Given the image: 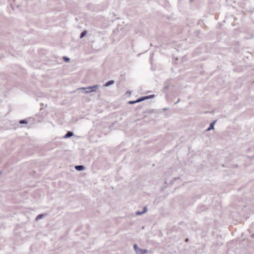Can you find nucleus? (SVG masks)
<instances>
[{
  "label": "nucleus",
  "instance_id": "obj_19",
  "mask_svg": "<svg viewBox=\"0 0 254 254\" xmlns=\"http://www.w3.org/2000/svg\"><path fill=\"white\" fill-rule=\"evenodd\" d=\"M188 240H189V239H186V242L188 241Z\"/></svg>",
  "mask_w": 254,
  "mask_h": 254
},
{
  "label": "nucleus",
  "instance_id": "obj_17",
  "mask_svg": "<svg viewBox=\"0 0 254 254\" xmlns=\"http://www.w3.org/2000/svg\"><path fill=\"white\" fill-rule=\"evenodd\" d=\"M168 88V86H166L165 87H164V89H167Z\"/></svg>",
  "mask_w": 254,
  "mask_h": 254
},
{
  "label": "nucleus",
  "instance_id": "obj_5",
  "mask_svg": "<svg viewBox=\"0 0 254 254\" xmlns=\"http://www.w3.org/2000/svg\"><path fill=\"white\" fill-rule=\"evenodd\" d=\"M149 98H150V96H143L137 99V102L139 103Z\"/></svg>",
  "mask_w": 254,
  "mask_h": 254
},
{
  "label": "nucleus",
  "instance_id": "obj_3",
  "mask_svg": "<svg viewBox=\"0 0 254 254\" xmlns=\"http://www.w3.org/2000/svg\"><path fill=\"white\" fill-rule=\"evenodd\" d=\"M73 133L72 131H68L64 136V138H67L73 136Z\"/></svg>",
  "mask_w": 254,
  "mask_h": 254
},
{
  "label": "nucleus",
  "instance_id": "obj_2",
  "mask_svg": "<svg viewBox=\"0 0 254 254\" xmlns=\"http://www.w3.org/2000/svg\"><path fill=\"white\" fill-rule=\"evenodd\" d=\"M133 247L137 254H144L147 252V250L139 248L137 244H134Z\"/></svg>",
  "mask_w": 254,
  "mask_h": 254
},
{
  "label": "nucleus",
  "instance_id": "obj_12",
  "mask_svg": "<svg viewBox=\"0 0 254 254\" xmlns=\"http://www.w3.org/2000/svg\"><path fill=\"white\" fill-rule=\"evenodd\" d=\"M63 60L65 61V62H68L69 61L70 59L69 58L67 57H63Z\"/></svg>",
  "mask_w": 254,
  "mask_h": 254
},
{
  "label": "nucleus",
  "instance_id": "obj_11",
  "mask_svg": "<svg viewBox=\"0 0 254 254\" xmlns=\"http://www.w3.org/2000/svg\"><path fill=\"white\" fill-rule=\"evenodd\" d=\"M137 103H138V102H137V99L135 101H130L128 102L129 104H133Z\"/></svg>",
  "mask_w": 254,
  "mask_h": 254
},
{
  "label": "nucleus",
  "instance_id": "obj_8",
  "mask_svg": "<svg viewBox=\"0 0 254 254\" xmlns=\"http://www.w3.org/2000/svg\"><path fill=\"white\" fill-rule=\"evenodd\" d=\"M45 214H39L36 217L35 220H36V221H38L40 219L43 218L45 217Z\"/></svg>",
  "mask_w": 254,
  "mask_h": 254
},
{
  "label": "nucleus",
  "instance_id": "obj_6",
  "mask_svg": "<svg viewBox=\"0 0 254 254\" xmlns=\"http://www.w3.org/2000/svg\"><path fill=\"white\" fill-rule=\"evenodd\" d=\"M114 83H115L114 80H110L105 83V86H106V87L110 86L111 85H113L114 84Z\"/></svg>",
  "mask_w": 254,
  "mask_h": 254
},
{
  "label": "nucleus",
  "instance_id": "obj_14",
  "mask_svg": "<svg viewBox=\"0 0 254 254\" xmlns=\"http://www.w3.org/2000/svg\"><path fill=\"white\" fill-rule=\"evenodd\" d=\"M147 207L146 206H144L143 207V210L142 211V213H145L146 212H147Z\"/></svg>",
  "mask_w": 254,
  "mask_h": 254
},
{
  "label": "nucleus",
  "instance_id": "obj_13",
  "mask_svg": "<svg viewBox=\"0 0 254 254\" xmlns=\"http://www.w3.org/2000/svg\"><path fill=\"white\" fill-rule=\"evenodd\" d=\"M135 214L136 215H140L143 214V213H142V211H136Z\"/></svg>",
  "mask_w": 254,
  "mask_h": 254
},
{
  "label": "nucleus",
  "instance_id": "obj_4",
  "mask_svg": "<svg viewBox=\"0 0 254 254\" xmlns=\"http://www.w3.org/2000/svg\"><path fill=\"white\" fill-rule=\"evenodd\" d=\"M75 169L77 171H83L85 169V167L83 165H76Z\"/></svg>",
  "mask_w": 254,
  "mask_h": 254
},
{
  "label": "nucleus",
  "instance_id": "obj_21",
  "mask_svg": "<svg viewBox=\"0 0 254 254\" xmlns=\"http://www.w3.org/2000/svg\"><path fill=\"white\" fill-rule=\"evenodd\" d=\"M254 234L253 235V237H254Z\"/></svg>",
  "mask_w": 254,
  "mask_h": 254
},
{
  "label": "nucleus",
  "instance_id": "obj_16",
  "mask_svg": "<svg viewBox=\"0 0 254 254\" xmlns=\"http://www.w3.org/2000/svg\"><path fill=\"white\" fill-rule=\"evenodd\" d=\"M180 101V99H178V101L175 103V104H177V103H178Z\"/></svg>",
  "mask_w": 254,
  "mask_h": 254
},
{
  "label": "nucleus",
  "instance_id": "obj_15",
  "mask_svg": "<svg viewBox=\"0 0 254 254\" xmlns=\"http://www.w3.org/2000/svg\"><path fill=\"white\" fill-rule=\"evenodd\" d=\"M85 90V93L86 94L91 93V91H90V90Z\"/></svg>",
  "mask_w": 254,
  "mask_h": 254
},
{
  "label": "nucleus",
  "instance_id": "obj_9",
  "mask_svg": "<svg viewBox=\"0 0 254 254\" xmlns=\"http://www.w3.org/2000/svg\"><path fill=\"white\" fill-rule=\"evenodd\" d=\"M87 33H88V32L86 30H84V31H82L80 35V38H83L87 34Z\"/></svg>",
  "mask_w": 254,
  "mask_h": 254
},
{
  "label": "nucleus",
  "instance_id": "obj_18",
  "mask_svg": "<svg viewBox=\"0 0 254 254\" xmlns=\"http://www.w3.org/2000/svg\"><path fill=\"white\" fill-rule=\"evenodd\" d=\"M164 110H167V108H164L163 109Z\"/></svg>",
  "mask_w": 254,
  "mask_h": 254
},
{
  "label": "nucleus",
  "instance_id": "obj_20",
  "mask_svg": "<svg viewBox=\"0 0 254 254\" xmlns=\"http://www.w3.org/2000/svg\"><path fill=\"white\" fill-rule=\"evenodd\" d=\"M192 0H190V2H191V1H192Z\"/></svg>",
  "mask_w": 254,
  "mask_h": 254
},
{
  "label": "nucleus",
  "instance_id": "obj_1",
  "mask_svg": "<svg viewBox=\"0 0 254 254\" xmlns=\"http://www.w3.org/2000/svg\"><path fill=\"white\" fill-rule=\"evenodd\" d=\"M99 86L98 85H95L92 86H88L87 87H82L79 89L82 90H90L91 92H95L99 88Z\"/></svg>",
  "mask_w": 254,
  "mask_h": 254
},
{
  "label": "nucleus",
  "instance_id": "obj_7",
  "mask_svg": "<svg viewBox=\"0 0 254 254\" xmlns=\"http://www.w3.org/2000/svg\"><path fill=\"white\" fill-rule=\"evenodd\" d=\"M215 122H216V121H214L210 124L209 127L207 129V131H209V130L214 129V124L215 123Z\"/></svg>",
  "mask_w": 254,
  "mask_h": 254
},
{
  "label": "nucleus",
  "instance_id": "obj_10",
  "mask_svg": "<svg viewBox=\"0 0 254 254\" xmlns=\"http://www.w3.org/2000/svg\"><path fill=\"white\" fill-rule=\"evenodd\" d=\"M19 123L21 124H27L28 122L26 120H21L19 121Z\"/></svg>",
  "mask_w": 254,
  "mask_h": 254
}]
</instances>
